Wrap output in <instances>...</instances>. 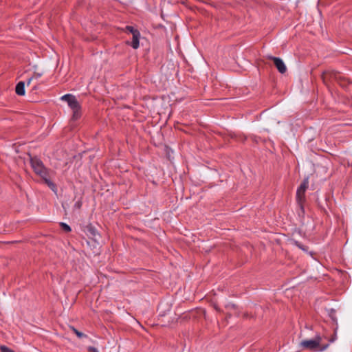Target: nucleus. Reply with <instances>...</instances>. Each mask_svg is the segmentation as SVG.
Instances as JSON below:
<instances>
[{"mask_svg": "<svg viewBox=\"0 0 352 352\" xmlns=\"http://www.w3.org/2000/svg\"><path fill=\"white\" fill-rule=\"evenodd\" d=\"M322 337L320 334H316L313 339L302 340L299 346L302 349H306L311 351H323L326 350L329 344H321Z\"/></svg>", "mask_w": 352, "mask_h": 352, "instance_id": "1", "label": "nucleus"}, {"mask_svg": "<svg viewBox=\"0 0 352 352\" xmlns=\"http://www.w3.org/2000/svg\"><path fill=\"white\" fill-rule=\"evenodd\" d=\"M60 99L66 101L69 107L72 109V119L74 120H78L81 116V107L76 96L68 94L63 96Z\"/></svg>", "mask_w": 352, "mask_h": 352, "instance_id": "2", "label": "nucleus"}, {"mask_svg": "<svg viewBox=\"0 0 352 352\" xmlns=\"http://www.w3.org/2000/svg\"><path fill=\"white\" fill-rule=\"evenodd\" d=\"M53 171L50 169L46 168L45 169H43V171H40L36 174L38 175L42 182L46 184L53 192L56 193L57 187L56 185L52 181V174Z\"/></svg>", "mask_w": 352, "mask_h": 352, "instance_id": "3", "label": "nucleus"}, {"mask_svg": "<svg viewBox=\"0 0 352 352\" xmlns=\"http://www.w3.org/2000/svg\"><path fill=\"white\" fill-rule=\"evenodd\" d=\"M309 181L307 178L304 179L296 192V199L300 209L303 211L302 203L305 201V193L308 188Z\"/></svg>", "mask_w": 352, "mask_h": 352, "instance_id": "4", "label": "nucleus"}, {"mask_svg": "<svg viewBox=\"0 0 352 352\" xmlns=\"http://www.w3.org/2000/svg\"><path fill=\"white\" fill-rule=\"evenodd\" d=\"M29 157L31 166L35 174H38V172L43 171V169L46 168L43 162L37 156H32L29 154Z\"/></svg>", "mask_w": 352, "mask_h": 352, "instance_id": "5", "label": "nucleus"}, {"mask_svg": "<svg viewBox=\"0 0 352 352\" xmlns=\"http://www.w3.org/2000/svg\"><path fill=\"white\" fill-rule=\"evenodd\" d=\"M267 58L274 62V65L280 74H285L286 72L287 67L281 58L270 55L267 56Z\"/></svg>", "mask_w": 352, "mask_h": 352, "instance_id": "6", "label": "nucleus"}, {"mask_svg": "<svg viewBox=\"0 0 352 352\" xmlns=\"http://www.w3.org/2000/svg\"><path fill=\"white\" fill-rule=\"evenodd\" d=\"M85 232L89 237L95 241H96V236L99 235L95 227L91 224H89L85 227Z\"/></svg>", "mask_w": 352, "mask_h": 352, "instance_id": "7", "label": "nucleus"}, {"mask_svg": "<svg viewBox=\"0 0 352 352\" xmlns=\"http://www.w3.org/2000/svg\"><path fill=\"white\" fill-rule=\"evenodd\" d=\"M327 75H329V79H331V82L337 80H345V78L342 76L339 72L336 71H328Z\"/></svg>", "mask_w": 352, "mask_h": 352, "instance_id": "8", "label": "nucleus"}, {"mask_svg": "<svg viewBox=\"0 0 352 352\" xmlns=\"http://www.w3.org/2000/svg\"><path fill=\"white\" fill-rule=\"evenodd\" d=\"M132 36L133 38L131 45L133 49H138L139 47V39L140 33L139 31H135V33L132 34Z\"/></svg>", "mask_w": 352, "mask_h": 352, "instance_id": "9", "label": "nucleus"}, {"mask_svg": "<svg viewBox=\"0 0 352 352\" xmlns=\"http://www.w3.org/2000/svg\"><path fill=\"white\" fill-rule=\"evenodd\" d=\"M15 91L19 96L25 95V82L23 81L19 82L16 85Z\"/></svg>", "mask_w": 352, "mask_h": 352, "instance_id": "10", "label": "nucleus"}, {"mask_svg": "<svg viewBox=\"0 0 352 352\" xmlns=\"http://www.w3.org/2000/svg\"><path fill=\"white\" fill-rule=\"evenodd\" d=\"M327 74H328V71L324 72L322 74V79L323 82L326 85L329 86V83L331 82V79H329V75H327Z\"/></svg>", "mask_w": 352, "mask_h": 352, "instance_id": "11", "label": "nucleus"}, {"mask_svg": "<svg viewBox=\"0 0 352 352\" xmlns=\"http://www.w3.org/2000/svg\"><path fill=\"white\" fill-rule=\"evenodd\" d=\"M69 328L72 329V331L79 338H86L87 335L84 334L83 333L77 330L75 327L70 326Z\"/></svg>", "mask_w": 352, "mask_h": 352, "instance_id": "12", "label": "nucleus"}, {"mask_svg": "<svg viewBox=\"0 0 352 352\" xmlns=\"http://www.w3.org/2000/svg\"><path fill=\"white\" fill-rule=\"evenodd\" d=\"M329 316L331 317V318L333 320V322H336L337 319L336 317V310L333 309H331L329 311Z\"/></svg>", "mask_w": 352, "mask_h": 352, "instance_id": "13", "label": "nucleus"}, {"mask_svg": "<svg viewBox=\"0 0 352 352\" xmlns=\"http://www.w3.org/2000/svg\"><path fill=\"white\" fill-rule=\"evenodd\" d=\"M61 228L65 232H69L71 231V228L65 223H60Z\"/></svg>", "mask_w": 352, "mask_h": 352, "instance_id": "14", "label": "nucleus"}, {"mask_svg": "<svg viewBox=\"0 0 352 352\" xmlns=\"http://www.w3.org/2000/svg\"><path fill=\"white\" fill-rule=\"evenodd\" d=\"M125 31L126 32L131 33V34L135 33V31H138L137 29H135L133 26L127 25L125 28Z\"/></svg>", "mask_w": 352, "mask_h": 352, "instance_id": "15", "label": "nucleus"}, {"mask_svg": "<svg viewBox=\"0 0 352 352\" xmlns=\"http://www.w3.org/2000/svg\"><path fill=\"white\" fill-rule=\"evenodd\" d=\"M294 244L298 247L300 249L302 250L303 251H307V248L305 247L303 245H302L300 242L295 241Z\"/></svg>", "mask_w": 352, "mask_h": 352, "instance_id": "16", "label": "nucleus"}, {"mask_svg": "<svg viewBox=\"0 0 352 352\" xmlns=\"http://www.w3.org/2000/svg\"><path fill=\"white\" fill-rule=\"evenodd\" d=\"M316 202L318 204V206L320 208V209L326 212L324 204L323 203L320 202L318 198L316 199Z\"/></svg>", "mask_w": 352, "mask_h": 352, "instance_id": "17", "label": "nucleus"}, {"mask_svg": "<svg viewBox=\"0 0 352 352\" xmlns=\"http://www.w3.org/2000/svg\"><path fill=\"white\" fill-rule=\"evenodd\" d=\"M42 75V73L34 72L32 78L33 80H38Z\"/></svg>", "mask_w": 352, "mask_h": 352, "instance_id": "18", "label": "nucleus"}, {"mask_svg": "<svg viewBox=\"0 0 352 352\" xmlns=\"http://www.w3.org/2000/svg\"><path fill=\"white\" fill-rule=\"evenodd\" d=\"M1 352H14V351L6 346L1 345Z\"/></svg>", "mask_w": 352, "mask_h": 352, "instance_id": "19", "label": "nucleus"}, {"mask_svg": "<svg viewBox=\"0 0 352 352\" xmlns=\"http://www.w3.org/2000/svg\"><path fill=\"white\" fill-rule=\"evenodd\" d=\"M336 82H338L342 87H345L347 85V80L346 78L345 80H337Z\"/></svg>", "mask_w": 352, "mask_h": 352, "instance_id": "20", "label": "nucleus"}, {"mask_svg": "<svg viewBox=\"0 0 352 352\" xmlns=\"http://www.w3.org/2000/svg\"><path fill=\"white\" fill-rule=\"evenodd\" d=\"M82 206V201H78L75 203L74 204V208H77V209H80Z\"/></svg>", "mask_w": 352, "mask_h": 352, "instance_id": "21", "label": "nucleus"}, {"mask_svg": "<svg viewBox=\"0 0 352 352\" xmlns=\"http://www.w3.org/2000/svg\"><path fill=\"white\" fill-rule=\"evenodd\" d=\"M88 352H99L98 349L94 346H89L87 348Z\"/></svg>", "mask_w": 352, "mask_h": 352, "instance_id": "22", "label": "nucleus"}, {"mask_svg": "<svg viewBox=\"0 0 352 352\" xmlns=\"http://www.w3.org/2000/svg\"><path fill=\"white\" fill-rule=\"evenodd\" d=\"M32 80H33L32 78L31 77L30 78L28 79V82H27V85L29 86L32 82Z\"/></svg>", "mask_w": 352, "mask_h": 352, "instance_id": "23", "label": "nucleus"}, {"mask_svg": "<svg viewBox=\"0 0 352 352\" xmlns=\"http://www.w3.org/2000/svg\"><path fill=\"white\" fill-rule=\"evenodd\" d=\"M214 309H215L216 310H217V311H219V308L217 307V306L214 305Z\"/></svg>", "mask_w": 352, "mask_h": 352, "instance_id": "24", "label": "nucleus"}, {"mask_svg": "<svg viewBox=\"0 0 352 352\" xmlns=\"http://www.w3.org/2000/svg\"><path fill=\"white\" fill-rule=\"evenodd\" d=\"M327 197H325V199H324V204H325L326 205H327Z\"/></svg>", "mask_w": 352, "mask_h": 352, "instance_id": "25", "label": "nucleus"}, {"mask_svg": "<svg viewBox=\"0 0 352 352\" xmlns=\"http://www.w3.org/2000/svg\"><path fill=\"white\" fill-rule=\"evenodd\" d=\"M3 241H1V243H3ZM5 243H9L10 242H4Z\"/></svg>", "mask_w": 352, "mask_h": 352, "instance_id": "26", "label": "nucleus"}]
</instances>
